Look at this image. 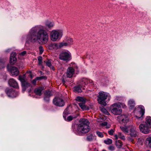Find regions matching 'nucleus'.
<instances>
[{
    "instance_id": "nucleus-1",
    "label": "nucleus",
    "mask_w": 151,
    "mask_h": 151,
    "mask_svg": "<svg viewBox=\"0 0 151 151\" xmlns=\"http://www.w3.org/2000/svg\"><path fill=\"white\" fill-rule=\"evenodd\" d=\"M27 39L32 42H41L45 44L48 41L49 37L43 27L38 25L32 27L29 30Z\"/></svg>"
},
{
    "instance_id": "nucleus-2",
    "label": "nucleus",
    "mask_w": 151,
    "mask_h": 151,
    "mask_svg": "<svg viewBox=\"0 0 151 151\" xmlns=\"http://www.w3.org/2000/svg\"><path fill=\"white\" fill-rule=\"evenodd\" d=\"M89 124V122L87 119H81L78 126L77 133L79 135H81L82 133L88 132L90 129Z\"/></svg>"
},
{
    "instance_id": "nucleus-3",
    "label": "nucleus",
    "mask_w": 151,
    "mask_h": 151,
    "mask_svg": "<svg viewBox=\"0 0 151 151\" xmlns=\"http://www.w3.org/2000/svg\"><path fill=\"white\" fill-rule=\"evenodd\" d=\"M107 98H108L109 100L111 98L109 93L104 91H100L99 92L98 96V102L101 105L106 106V100Z\"/></svg>"
},
{
    "instance_id": "nucleus-4",
    "label": "nucleus",
    "mask_w": 151,
    "mask_h": 151,
    "mask_svg": "<svg viewBox=\"0 0 151 151\" xmlns=\"http://www.w3.org/2000/svg\"><path fill=\"white\" fill-rule=\"evenodd\" d=\"M144 107L140 106L137 108H136L134 110V113L137 115L135 117L136 123L138 124L139 122H137L138 120L141 121L142 119V116L144 114Z\"/></svg>"
},
{
    "instance_id": "nucleus-5",
    "label": "nucleus",
    "mask_w": 151,
    "mask_h": 151,
    "mask_svg": "<svg viewBox=\"0 0 151 151\" xmlns=\"http://www.w3.org/2000/svg\"><path fill=\"white\" fill-rule=\"evenodd\" d=\"M63 35V31L61 30L57 29L52 30L50 33V38L53 41H56L60 39Z\"/></svg>"
},
{
    "instance_id": "nucleus-6",
    "label": "nucleus",
    "mask_w": 151,
    "mask_h": 151,
    "mask_svg": "<svg viewBox=\"0 0 151 151\" xmlns=\"http://www.w3.org/2000/svg\"><path fill=\"white\" fill-rule=\"evenodd\" d=\"M119 102L116 103L112 104L110 106V110L111 113L115 115L120 114L122 112V109L120 107Z\"/></svg>"
},
{
    "instance_id": "nucleus-7",
    "label": "nucleus",
    "mask_w": 151,
    "mask_h": 151,
    "mask_svg": "<svg viewBox=\"0 0 151 151\" xmlns=\"http://www.w3.org/2000/svg\"><path fill=\"white\" fill-rule=\"evenodd\" d=\"M59 58L63 61H69L71 59V53L68 51H63L60 54Z\"/></svg>"
},
{
    "instance_id": "nucleus-8",
    "label": "nucleus",
    "mask_w": 151,
    "mask_h": 151,
    "mask_svg": "<svg viewBox=\"0 0 151 151\" xmlns=\"http://www.w3.org/2000/svg\"><path fill=\"white\" fill-rule=\"evenodd\" d=\"M117 119L120 123L126 124L128 122V118L126 115L123 114L117 117Z\"/></svg>"
},
{
    "instance_id": "nucleus-9",
    "label": "nucleus",
    "mask_w": 151,
    "mask_h": 151,
    "mask_svg": "<svg viewBox=\"0 0 151 151\" xmlns=\"http://www.w3.org/2000/svg\"><path fill=\"white\" fill-rule=\"evenodd\" d=\"M139 130L137 129L135 126H131L129 134L133 137H137L139 135Z\"/></svg>"
},
{
    "instance_id": "nucleus-10",
    "label": "nucleus",
    "mask_w": 151,
    "mask_h": 151,
    "mask_svg": "<svg viewBox=\"0 0 151 151\" xmlns=\"http://www.w3.org/2000/svg\"><path fill=\"white\" fill-rule=\"evenodd\" d=\"M8 70L9 71L13 76H17L19 73V71L18 68L15 67H9L7 65Z\"/></svg>"
},
{
    "instance_id": "nucleus-11",
    "label": "nucleus",
    "mask_w": 151,
    "mask_h": 151,
    "mask_svg": "<svg viewBox=\"0 0 151 151\" xmlns=\"http://www.w3.org/2000/svg\"><path fill=\"white\" fill-rule=\"evenodd\" d=\"M53 102L55 105L59 106H63L65 104L63 100L58 98H56L53 99Z\"/></svg>"
},
{
    "instance_id": "nucleus-12",
    "label": "nucleus",
    "mask_w": 151,
    "mask_h": 151,
    "mask_svg": "<svg viewBox=\"0 0 151 151\" xmlns=\"http://www.w3.org/2000/svg\"><path fill=\"white\" fill-rule=\"evenodd\" d=\"M148 127V126L146 125V124L145 125L142 124H141L139 126L140 131L145 134H148L149 133V131Z\"/></svg>"
},
{
    "instance_id": "nucleus-13",
    "label": "nucleus",
    "mask_w": 151,
    "mask_h": 151,
    "mask_svg": "<svg viewBox=\"0 0 151 151\" xmlns=\"http://www.w3.org/2000/svg\"><path fill=\"white\" fill-rule=\"evenodd\" d=\"M74 70L72 67L68 68L67 70L66 76L68 78H71L72 77L74 73Z\"/></svg>"
},
{
    "instance_id": "nucleus-14",
    "label": "nucleus",
    "mask_w": 151,
    "mask_h": 151,
    "mask_svg": "<svg viewBox=\"0 0 151 151\" xmlns=\"http://www.w3.org/2000/svg\"><path fill=\"white\" fill-rule=\"evenodd\" d=\"M80 83L78 86L74 88V90L78 92H81L82 91V90H84L85 88V86L84 85H82V83L80 82Z\"/></svg>"
},
{
    "instance_id": "nucleus-15",
    "label": "nucleus",
    "mask_w": 151,
    "mask_h": 151,
    "mask_svg": "<svg viewBox=\"0 0 151 151\" xmlns=\"http://www.w3.org/2000/svg\"><path fill=\"white\" fill-rule=\"evenodd\" d=\"M52 94L50 91H46L44 94V100L47 102H48L50 101V98L52 96Z\"/></svg>"
},
{
    "instance_id": "nucleus-16",
    "label": "nucleus",
    "mask_w": 151,
    "mask_h": 151,
    "mask_svg": "<svg viewBox=\"0 0 151 151\" xmlns=\"http://www.w3.org/2000/svg\"><path fill=\"white\" fill-rule=\"evenodd\" d=\"M16 54L15 52H12L10 55V63L12 65L14 64L17 60V58L16 57Z\"/></svg>"
},
{
    "instance_id": "nucleus-17",
    "label": "nucleus",
    "mask_w": 151,
    "mask_h": 151,
    "mask_svg": "<svg viewBox=\"0 0 151 151\" xmlns=\"http://www.w3.org/2000/svg\"><path fill=\"white\" fill-rule=\"evenodd\" d=\"M8 83L10 86L16 88H18V86L17 82L13 78L9 80Z\"/></svg>"
},
{
    "instance_id": "nucleus-18",
    "label": "nucleus",
    "mask_w": 151,
    "mask_h": 151,
    "mask_svg": "<svg viewBox=\"0 0 151 151\" xmlns=\"http://www.w3.org/2000/svg\"><path fill=\"white\" fill-rule=\"evenodd\" d=\"M53 46L56 49H58L61 48L64 46H69L67 42H61L59 44H53Z\"/></svg>"
},
{
    "instance_id": "nucleus-19",
    "label": "nucleus",
    "mask_w": 151,
    "mask_h": 151,
    "mask_svg": "<svg viewBox=\"0 0 151 151\" xmlns=\"http://www.w3.org/2000/svg\"><path fill=\"white\" fill-rule=\"evenodd\" d=\"M44 89V88L43 87H40L35 88L34 90L35 93L39 96H41L42 94L41 92Z\"/></svg>"
},
{
    "instance_id": "nucleus-20",
    "label": "nucleus",
    "mask_w": 151,
    "mask_h": 151,
    "mask_svg": "<svg viewBox=\"0 0 151 151\" xmlns=\"http://www.w3.org/2000/svg\"><path fill=\"white\" fill-rule=\"evenodd\" d=\"M93 82V81L87 78H83L81 81H80V83H82V85H83V84L84 85H86L88 83H91Z\"/></svg>"
},
{
    "instance_id": "nucleus-21",
    "label": "nucleus",
    "mask_w": 151,
    "mask_h": 151,
    "mask_svg": "<svg viewBox=\"0 0 151 151\" xmlns=\"http://www.w3.org/2000/svg\"><path fill=\"white\" fill-rule=\"evenodd\" d=\"M22 91L24 92L25 91L28 87L30 86V84L27 81L23 83L22 84Z\"/></svg>"
},
{
    "instance_id": "nucleus-22",
    "label": "nucleus",
    "mask_w": 151,
    "mask_h": 151,
    "mask_svg": "<svg viewBox=\"0 0 151 151\" xmlns=\"http://www.w3.org/2000/svg\"><path fill=\"white\" fill-rule=\"evenodd\" d=\"M86 102L79 103L78 105L81 109L83 110H88L89 108L88 106L85 105Z\"/></svg>"
},
{
    "instance_id": "nucleus-23",
    "label": "nucleus",
    "mask_w": 151,
    "mask_h": 151,
    "mask_svg": "<svg viewBox=\"0 0 151 151\" xmlns=\"http://www.w3.org/2000/svg\"><path fill=\"white\" fill-rule=\"evenodd\" d=\"M146 125L151 128V117L148 116L146 118Z\"/></svg>"
},
{
    "instance_id": "nucleus-24",
    "label": "nucleus",
    "mask_w": 151,
    "mask_h": 151,
    "mask_svg": "<svg viewBox=\"0 0 151 151\" xmlns=\"http://www.w3.org/2000/svg\"><path fill=\"white\" fill-rule=\"evenodd\" d=\"M96 139V136L94 134H91L88 135L87 137V140L88 141H91Z\"/></svg>"
},
{
    "instance_id": "nucleus-25",
    "label": "nucleus",
    "mask_w": 151,
    "mask_h": 151,
    "mask_svg": "<svg viewBox=\"0 0 151 151\" xmlns=\"http://www.w3.org/2000/svg\"><path fill=\"white\" fill-rule=\"evenodd\" d=\"M75 99L80 103L86 102V99L84 97L79 96H77Z\"/></svg>"
},
{
    "instance_id": "nucleus-26",
    "label": "nucleus",
    "mask_w": 151,
    "mask_h": 151,
    "mask_svg": "<svg viewBox=\"0 0 151 151\" xmlns=\"http://www.w3.org/2000/svg\"><path fill=\"white\" fill-rule=\"evenodd\" d=\"M44 62L45 63L47 66L50 68L51 69H52L53 70H54V68L52 65L51 62L50 60H48L46 61H44Z\"/></svg>"
},
{
    "instance_id": "nucleus-27",
    "label": "nucleus",
    "mask_w": 151,
    "mask_h": 151,
    "mask_svg": "<svg viewBox=\"0 0 151 151\" xmlns=\"http://www.w3.org/2000/svg\"><path fill=\"white\" fill-rule=\"evenodd\" d=\"M128 104L131 108L134 107L135 106V102L133 99H130L128 102Z\"/></svg>"
},
{
    "instance_id": "nucleus-28",
    "label": "nucleus",
    "mask_w": 151,
    "mask_h": 151,
    "mask_svg": "<svg viewBox=\"0 0 151 151\" xmlns=\"http://www.w3.org/2000/svg\"><path fill=\"white\" fill-rule=\"evenodd\" d=\"M5 92L7 95L9 96H11L12 94L15 93V92L12 91V89H7L5 90Z\"/></svg>"
},
{
    "instance_id": "nucleus-29",
    "label": "nucleus",
    "mask_w": 151,
    "mask_h": 151,
    "mask_svg": "<svg viewBox=\"0 0 151 151\" xmlns=\"http://www.w3.org/2000/svg\"><path fill=\"white\" fill-rule=\"evenodd\" d=\"M116 145L118 148H120L123 145L122 142L119 140H116Z\"/></svg>"
},
{
    "instance_id": "nucleus-30",
    "label": "nucleus",
    "mask_w": 151,
    "mask_h": 151,
    "mask_svg": "<svg viewBox=\"0 0 151 151\" xmlns=\"http://www.w3.org/2000/svg\"><path fill=\"white\" fill-rule=\"evenodd\" d=\"M120 129L121 130L124 132L128 133L129 129L126 126H121L120 127Z\"/></svg>"
},
{
    "instance_id": "nucleus-31",
    "label": "nucleus",
    "mask_w": 151,
    "mask_h": 151,
    "mask_svg": "<svg viewBox=\"0 0 151 151\" xmlns=\"http://www.w3.org/2000/svg\"><path fill=\"white\" fill-rule=\"evenodd\" d=\"M46 26L48 28H51L53 27L54 24L53 22H47L46 23Z\"/></svg>"
},
{
    "instance_id": "nucleus-32",
    "label": "nucleus",
    "mask_w": 151,
    "mask_h": 151,
    "mask_svg": "<svg viewBox=\"0 0 151 151\" xmlns=\"http://www.w3.org/2000/svg\"><path fill=\"white\" fill-rule=\"evenodd\" d=\"M66 41L67 42L69 46L71 45L73 43V40L72 38L70 37L67 38Z\"/></svg>"
},
{
    "instance_id": "nucleus-33",
    "label": "nucleus",
    "mask_w": 151,
    "mask_h": 151,
    "mask_svg": "<svg viewBox=\"0 0 151 151\" xmlns=\"http://www.w3.org/2000/svg\"><path fill=\"white\" fill-rule=\"evenodd\" d=\"M38 64L42 66V68H43L44 67L42 64V57L41 56H39L38 58Z\"/></svg>"
},
{
    "instance_id": "nucleus-34",
    "label": "nucleus",
    "mask_w": 151,
    "mask_h": 151,
    "mask_svg": "<svg viewBox=\"0 0 151 151\" xmlns=\"http://www.w3.org/2000/svg\"><path fill=\"white\" fill-rule=\"evenodd\" d=\"M5 62V61L3 59H0V69H1L4 68Z\"/></svg>"
},
{
    "instance_id": "nucleus-35",
    "label": "nucleus",
    "mask_w": 151,
    "mask_h": 151,
    "mask_svg": "<svg viewBox=\"0 0 151 151\" xmlns=\"http://www.w3.org/2000/svg\"><path fill=\"white\" fill-rule=\"evenodd\" d=\"M104 142L106 144L109 145L112 143V140L110 139H108L106 140H104Z\"/></svg>"
},
{
    "instance_id": "nucleus-36",
    "label": "nucleus",
    "mask_w": 151,
    "mask_h": 151,
    "mask_svg": "<svg viewBox=\"0 0 151 151\" xmlns=\"http://www.w3.org/2000/svg\"><path fill=\"white\" fill-rule=\"evenodd\" d=\"M77 117V116H70L67 118V120L68 121H70L72 120L73 118H76Z\"/></svg>"
},
{
    "instance_id": "nucleus-37",
    "label": "nucleus",
    "mask_w": 151,
    "mask_h": 151,
    "mask_svg": "<svg viewBox=\"0 0 151 151\" xmlns=\"http://www.w3.org/2000/svg\"><path fill=\"white\" fill-rule=\"evenodd\" d=\"M19 80L20 81L22 82V84L23 83H24L26 81H25L24 77L23 76H20L19 77Z\"/></svg>"
},
{
    "instance_id": "nucleus-38",
    "label": "nucleus",
    "mask_w": 151,
    "mask_h": 151,
    "mask_svg": "<svg viewBox=\"0 0 151 151\" xmlns=\"http://www.w3.org/2000/svg\"><path fill=\"white\" fill-rule=\"evenodd\" d=\"M146 140L148 145L150 148H151V137H150L147 138Z\"/></svg>"
},
{
    "instance_id": "nucleus-39",
    "label": "nucleus",
    "mask_w": 151,
    "mask_h": 151,
    "mask_svg": "<svg viewBox=\"0 0 151 151\" xmlns=\"http://www.w3.org/2000/svg\"><path fill=\"white\" fill-rule=\"evenodd\" d=\"M118 136L119 138L122 139L124 140L125 139V137L121 133L119 132L118 133Z\"/></svg>"
},
{
    "instance_id": "nucleus-40",
    "label": "nucleus",
    "mask_w": 151,
    "mask_h": 151,
    "mask_svg": "<svg viewBox=\"0 0 151 151\" xmlns=\"http://www.w3.org/2000/svg\"><path fill=\"white\" fill-rule=\"evenodd\" d=\"M36 80H41L42 79H46L47 78L45 76H41L40 77H37L36 78Z\"/></svg>"
},
{
    "instance_id": "nucleus-41",
    "label": "nucleus",
    "mask_w": 151,
    "mask_h": 151,
    "mask_svg": "<svg viewBox=\"0 0 151 151\" xmlns=\"http://www.w3.org/2000/svg\"><path fill=\"white\" fill-rule=\"evenodd\" d=\"M101 111L106 114H109V113L107 110L104 108H103L101 109Z\"/></svg>"
},
{
    "instance_id": "nucleus-42",
    "label": "nucleus",
    "mask_w": 151,
    "mask_h": 151,
    "mask_svg": "<svg viewBox=\"0 0 151 151\" xmlns=\"http://www.w3.org/2000/svg\"><path fill=\"white\" fill-rule=\"evenodd\" d=\"M69 107H67L66 109L65 110L63 114H65L66 115H67L69 114V112L68 111Z\"/></svg>"
},
{
    "instance_id": "nucleus-43",
    "label": "nucleus",
    "mask_w": 151,
    "mask_h": 151,
    "mask_svg": "<svg viewBox=\"0 0 151 151\" xmlns=\"http://www.w3.org/2000/svg\"><path fill=\"white\" fill-rule=\"evenodd\" d=\"M96 133L98 136L100 137H103L104 135L102 132H100L99 131H97Z\"/></svg>"
},
{
    "instance_id": "nucleus-44",
    "label": "nucleus",
    "mask_w": 151,
    "mask_h": 151,
    "mask_svg": "<svg viewBox=\"0 0 151 151\" xmlns=\"http://www.w3.org/2000/svg\"><path fill=\"white\" fill-rule=\"evenodd\" d=\"M115 130L113 129H111L109 131H108V133L110 135H113Z\"/></svg>"
},
{
    "instance_id": "nucleus-45",
    "label": "nucleus",
    "mask_w": 151,
    "mask_h": 151,
    "mask_svg": "<svg viewBox=\"0 0 151 151\" xmlns=\"http://www.w3.org/2000/svg\"><path fill=\"white\" fill-rule=\"evenodd\" d=\"M108 149L110 151H113L115 150V147L114 146H111L108 147Z\"/></svg>"
},
{
    "instance_id": "nucleus-46",
    "label": "nucleus",
    "mask_w": 151,
    "mask_h": 151,
    "mask_svg": "<svg viewBox=\"0 0 151 151\" xmlns=\"http://www.w3.org/2000/svg\"><path fill=\"white\" fill-rule=\"evenodd\" d=\"M40 54H42L44 50L42 46H40L39 47Z\"/></svg>"
},
{
    "instance_id": "nucleus-47",
    "label": "nucleus",
    "mask_w": 151,
    "mask_h": 151,
    "mask_svg": "<svg viewBox=\"0 0 151 151\" xmlns=\"http://www.w3.org/2000/svg\"><path fill=\"white\" fill-rule=\"evenodd\" d=\"M119 103L120 104V107L121 108V107H122L123 108H125L126 107V106L125 105V104H124V103Z\"/></svg>"
},
{
    "instance_id": "nucleus-48",
    "label": "nucleus",
    "mask_w": 151,
    "mask_h": 151,
    "mask_svg": "<svg viewBox=\"0 0 151 151\" xmlns=\"http://www.w3.org/2000/svg\"><path fill=\"white\" fill-rule=\"evenodd\" d=\"M107 123L106 122H103L101 124V125L103 126H107Z\"/></svg>"
},
{
    "instance_id": "nucleus-49",
    "label": "nucleus",
    "mask_w": 151,
    "mask_h": 151,
    "mask_svg": "<svg viewBox=\"0 0 151 151\" xmlns=\"http://www.w3.org/2000/svg\"><path fill=\"white\" fill-rule=\"evenodd\" d=\"M26 53V52L25 51H24L23 52H21L19 53L20 55L22 56H24Z\"/></svg>"
},
{
    "instance_id": "nucleus-50",
    "label": "nucleus",
    "mask_w": 151,
    "mask_h": 151,
    "mask_svg": "<svg viewBox=\"0 0 151 151\" xmlns=\"http://www.w3.org/2000/svg\"><path fill=\"white\" fill-rule=\"evenodd\" d=\"M37 81V80H36V78L33 79L32 81V84L35 85L36 84V81Z\"/></svg>"
},
{
    "instance_id": "nucleus-51",
    "label": "nucleus",
    "mask_w": 151,
    "mask_h": 151,
    "mask_svg": "<svg viewBox=\"0 0 151 151\" xmlns=\"http://www.w3.org/2000/svg\"><path fill=\"white\" fill-rule=\"evenodd\" d=\"M106 126V128L107 129H108L110 127V125H108L107 124V126Z\"/></svg>"
},
{
    "instance_id": "nucleus-52",
    "label": "nucleus",
    "mask_w": 151,
    "mask_h": 151,
    "mask_svg": "<svg viewBox=\"0 0 151 151\" xmlns=\"http://www.w3.org/2000/svg\"><path fill=\"white\" fill-rule=\"evenodd\" d=\"M118 136H117V135H114V137L116 139H117L118 138Z\"/></svg>"
},
{
    "instance_id": "nucleus-53",
    "label": "nucleus",
    "mask_w": 151,
    "mask_h": 151,
    "mask_svg": "<svg viewBox=\"0 0 151 151\" xmlns=\"http://www.w3.org/2000/svg\"><path fill=\"white\" fill-rule=\"evenodd\" d=\"M39 72L40 73V74L41 75H42L43 74V72L42 71H40Z\"/></svg>"
},
{
    "instance_id": "nucleus-54",
    "label": "nucleus",
    "mask_w": 151,
    "mask_h": 151,
    "mask_svg": "<svg viewBox=\"0 0 151 151\" xmlns=\"http://www.w3.org/2000/svg\"><path fill=\"white\" fill-rule=\"evenodd\" d=\"M75 127L74 125H72V127Z\"/></svg>"
},
{
    "instance_id": "nucleus-55",
    "label": "nucleus",
    "mask_w": 151,
    "mask_h": 151,
    "mask_svg": "<svg viewBox=\"0 0 151 151\" xmlns=\"http://www.w3.org/2000/svg\"><path fill=\"white\" fill-rule=\"evenodd\" d=\"M102 151H106V150H102Z\"/></svg>"
},
{
    "instance_id": "nucleus-56",
    "label": "nucleus",
    "mask_w": 151,
    "mask_h": 151,
    "mask_svg": "<svg viewBox=\"0 0 151 151\" xmlns=\"http://www.w3.org/2000/svg\"><path fill=\"white\" fill-rule=\"evenodd\" d=\"M63 82H65V81H64V80H63Z\"/></svg>"
},
{
    "instance_id": "nucleus-57",
    "label": "nucleus",
    "mask_w": 151,
    "mask_h": 151,
    "mask_svg": "<svg viewBox=\"0 0 151 151\" xmlns=\"http://www.w3.org/2000/svg\"><path fill=\"white\" fill-rule=\"evenodd\" d=\"M72 64H74V63H72Z\"/></svg>"
},
{
    "instance_id": "nucleus-58",
    "label": "nucleus",
    "mask_w": 151,
    "mask_h": 151,
    "mask_svg": "<svg viewBox=\"0 0 151 151\" xmlns=\"http://www.w3.org/2000/svg\"><path fill=\"white\" fill-rule=\"evenodd\" d=\"M147 151H150L149 150H147Z\"/></svg>"
}]
</instances>
